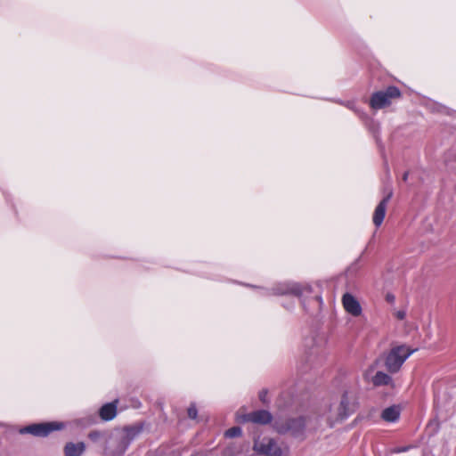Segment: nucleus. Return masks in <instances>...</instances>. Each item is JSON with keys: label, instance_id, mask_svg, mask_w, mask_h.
I'll return each instance as SVG.
<instances>
[{"label": "nucleus", "instance_id": "dca6fc26", "mask_svg": "<svg viewBox=\"0 0 456 456\" xmlns=\"http://www.w3.org/2000/svg\"><path fill=\"white\" fill-rule=\"evenodd\" d=\"M241 433H242V431H241L240 428L233 427V428L227 429L224 433V436H225V437L232 438V437L240 436L241 435Z\"/></svg>", "mask_w": 456, "mask_h": 456}, {"label": "nucleus", "instance_id": "6e6552de", "mask_svg": "<svg viewBox=\"0 0 456 456\" xmlns=\"http://www.w3.org/2000/svg\"><path fill=\"white\" fill-rule=\"evenodd\" d=\"M272 416L267 411H256L241 417L243 422H253L257 424H267L271 422Z\"/></svg>", "mask_w": 456, "mask_h": 456}, {"label": "nucleus", "instance_id": "4be33fe9", "mask_svg": "<svg viewBox=\"0 0 456 456\" xmlns=\"http://www.w3.org/2000/svg\"><path fill=\"white\" fill-rule=\"evenodd\" d=\"M408 175H409V173H408V172H405V173L403 174V181H407V179H408Z\"/></svg>", "mask_w": 456, "mask_h": 456}, {"label": "nucleus", "instance_id": "a211bd4d", "mask_svg": "<svg viewBox=\"0 0 456 456\" xmlns=\"http://www.w3.org/2000/svg\"><path fill=\"white\" fill-rule=\"evenodd\" d=\"M395 316L398 320H403L406 316V312L404 310H398L395 313Z\"/></svg>", "mask_w": 456, "mask_h": 456}, {"label": "nucleus", "instance_id": "412c9836", "mask_svg": "<svg viewBox=\"0 0 456 456\" xmlns=\"http://www.w3.org/2000/svg\"><path fill=\"white\" fill-rule=\"evenodd\" d=\"M89 436L92 438V439H96L98 436H99V433L97 432H93L89 435Z\"/></svg>", "mask_w": 456, "mask_h": 456}, {"label": "nucleus", "instance_id": "1a4fd4ad", "mask_svg": "<svg viewBox=\"0 0 456 456\" xmlns=\"http://www.w3.org/2000/svg\"><path fill=\"white\" fill-rule=\"evenodd\" d=\"M392 194L393 193L390 191L387 193V195L379 203V205L375 208V211L373 213V223L377 227L381 225V224L385 218L387 205L388 201L390 200Z\"/></svg>", "mask_w": 456, "mask_h": 456}, {"label": "nucleus", "instance_id": "423d86ee", "mask_svg": "<svg viewBox=\"0 0 456 456\" xmlns=\"http://www.w3.org/2000/svg\"><path fill=\"white\" fill-rule=\"evenodd\" d=\"M342 305L345 311L354 317L362 314V308L358 299L349 292L343 294L341 298Z\"/></svg>", "mask_w": 456, "mask_h": 456}, {"label": "nucleus", "instance_id": "4468645a", "mask_svg": "<svg viewBox=\"0 0 456 456\" xmlns=\"http://www.w3.org/2000/svg\"><path fill=\"white\" fill-rule=\"evenodd\" d=\"M391 382V377L382 371H378L372 378V383L374 386L389 385Z\"/></svg>", "mask_w": 456, "mask_h": 456}, {"label": "nucleus", "instance_id": "2eb2a0df", "mask_svg": "<svg viewBox=\"0 0 456 456\" xmlns=\"http://www.w3.org/2000/svg\"><path fill=\"white\" fill-rule=\"evenodd\" d=\"M240 452L241 450L236 448L234 444H230L224 450L223 456H237Z\"/></svg>", "mask_w": 456, "mask_h": 456}, {"label": "nucleus", "instance_id": "6ab92c4d", "mask_svg": "<svg viewBox=\"0 0 456 456\" xmlns=\"http://www.w3.org/2000/svg\"><path fill=\"white\" fill-rule=\"evenodd\" d=\"M266 395H267V391H266V390H262V391L259 393V399H260L263 403H265V402H266Z\"/></svg>", "mask_w": 456, "mask_h": 456}, {"label": "nucleus", "instance_id": "39448f33", "mask_svg": "<svg viewBox=\"0 0 456 456\" xmlns=\"http://www.w3.org/2000/svg\"><path fill=\"white\" fill-rule=\"evenodd\" d=\"M273 290L276 295L293 294L295 296H301L304 292H311V287L307 284L284 283L278 285Z\"/></svg>", "mask_w": 456, "mask_h": 456}, {"label": "nucleus", "instance_id": "f03ea898", "mask_svg": "<svg viewBox=\"0 0 456 456\" xmlns=\"http://www.w3.org/2000/svg\"><path fill=\"white\" fill-rule=\"evenodd\" d=\"M253 450L259 456H284L287 453L286 449L281 447L274 439L269 437L255 439Z\"/></svg>", "mask_w": 456, "mask_h": 456}, {"label": "nucleus", "instance_id": "7ed1b4c3", "mask_svg": "<svg viewBox=\"0 0 456 456\" xmlns=\"http://www.w3.org/2000/svg\"><path fill=\"white\" fill-rule=\"evenodd\" d=\"M400 97V90L395 86H389L385 91L374 93L370 98V104L372 109L379 110L390 105L393 99Z\"/></svg>", "mask_w": 456, "mask_h": 456}, {"label": "nucleus", "instance_id": "f257e3e1", "mask_svg": "<svg viewBox=\"0 0 456 456\" xmlns=\"http://www.w3.org/2000/svg\"><path fill=\"white\" fill-rule=\"evenodd\" d=\"M415 351L404 345L393 347L386 357V368L391 373L397 372L405 360Z\"/></svg>", "mask_w": 456, "mask_h": 456}, {"label": "nucleus", "instance_id": "f8f14e48", "mask_svg": "<svg viewBox=\"0 0 456 456\" xmlns=\"http://www.w3.org/2000/svg\"><path fill=\"white\" fill-rule=\"evenodd\" d=\"M400 413V407L397 405H393L383 410L381 418L387 422H395L399 419Z\"/></svg>", "mask_w": 456, "mask_h": 456}, {"label": "nucleus", "instance_id": "9d476101", "mask_svg": "<svg viewBox=\"0 0 456 456\" xmlns=\"http://www.w3.org/2000/svg\"><path fill=\"white\" fill-rule=\"evenodd\" d=\"M306 360L311 364H318L325 357V351L321 346H314L306 351Z\"/></svg>", "mask_w": 456, "mask_h": 456}, {"label": "nucleus", "instance_id": "b1692460", "mask_svg": "<svg viewBox=\"0 0 456 456\" xmlns=\"http://www.w3.org/2000/svg\"><path fill=\"white\" fill-rule=\"evenodd\" d=\"M336 416V413L330 415V419H331V422H330V425H333V422H335L336 420H334V417Z\"/></svg>", "mask_w": 456, "mask_h": 456}, {"label": "nucleus", "instance_id": "ddd939ff", "mask_svg": "<svg viewBox=\"0 0 456 456\" xmlns=\"http://www.w3.org/2000/svg\"><path fill=\"white\" fill-rule=\"evenodd\" d=\"M117 414V405L116 403H110L104 404L100 409V417L103 420H111L115 418Z\"/></svg>", "mask_w": 456, "mask_h": 456}, {"label": "nucleus", "instance_id": "5701e85b", "mask_svg": "<svg viewBox=\"0 0 456 456\" xmlns=\"http://www.w3.org/2000/svg\"><path fill=\"white\" fill-rule=\"evenodd\" d=\"M387 299L388 301H394L395 297H394V296H392V295H387Z\"/></svg>", "mask_w": 456, "mask_h": 456}, {"label": "nucleus", "instance_id": "20e7f679", "mask_svg": "<svg viewBox=\"0 0 456 456\" xmlns=\"http://www.w3.org/2000/svg\"><path fill=\"white\" fill-rule=\"evenodd\" d=\"M64 425L61 422L37 423L28 425L20 430V434H31L35 436H46L52 431L63 428Z\"/></svg>", "mask_w": 456, "mask_h": 456}, {"label": "nucleus", "instance_id": "9b49d317", "mask_svg": "<svg viewBox=\"0 0 456 456\" xmlns=\"http://www.w3.org/2000/svg\"><path fill=\"white\" fill-rule=\"evenodd\" d=\"M86 450L84 443H68L64 446V456H82Z\"/></svg>", "mask_w": 456, "mask_h": 456}, {"label": "nucleus", "instance_id": "f3484780", "mask_svg": "<svg viewBox=\"0 0 456 456\" xmlns=\"http://www.w3.org/2000/svg\"><path fill=\"white\" fill-rule=\"evenodd\" d=\"M188 416L190 419H196L197 418V415H198V411H197V408L194 404H191L189 408H188Z\"/></svg>", "mask_w": 456, "mask_h": 456}, {"label": "nucleus", "instance_id": "aec40b11", "mask_svg": "<svg viewBox=\"0 0 456 456\" xmlns=\"http://www.w3.org/2000/svg\"><path fill=\"white\" fill-rule=\"evenodd\" d=\"M407 450V447H398L393 450L394 452H405Z\"/></svg>", "mask_w": 456, "mask_h": 456}, {"label": "nucleus", "instance_id": "0eeeda50", "mask_svg": "<svg viewBox=\"0 0 456 456\" xmlns=\"http://www.w3.org/2000/svg\"><path fill=\"white\" fill-rule=\"evenodd\" d=\"M336 416L334 420L339 421L348 417L354 411V405L349 399L347 394H344L341 397L340 403L335 406Z\"/></svg>", "mask_w": 456, "mask_h": 456}]
</instances>
